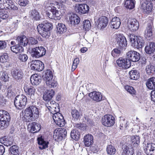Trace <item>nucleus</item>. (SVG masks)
Here are the masks:
<instances>
[{
	"mask_svg": "<svg viewBox=\"0 0 155 155\" xmlns=\"http://www.w3.org/2000/svg\"><path fill=\"white\" fill-rule=\"evenodd\" d=\"M46 6L47 10H49L50 12H46V13L48 16L50 18L53 19L60 16V12L56 9L57 8L60 9V12L62 13H64L66 12V7L65 5L58 2H55L54 4H48Z\"/></svg>",
	"mask_w": 155,
	"mask_h": 155,
	"instance_id": "1",
	"label": "nucleus"
},
{
	"mask_svg": "<svg viewBox=\"0 0 155 155\" xmlns=\"http://www.w3.org/2000/svg\"><path fill=\"white\" fill-rule=\"evenodd\" d=\"M24 120L26 122H30L37 119L39 115L38 109L35 106H29L25 110Z\"/></svg>",
	"mask_w": 155,
	"mask_h": 155,
	"instance_id": "2",
	"label": "nucleus"
},
{
	"mask_svg": "<svg viewBox=\"0 0 155 155\" xmlns=\"http://www.w3.org/2000/svg\"><path fill=\"white\" fill-rule=\"evenodd\" d=\"M52 26L51 23L46 22L45 23L39 24L37 27V29L43 37L48 38L50 35V30L52 28Z\"/></svg>",
	"mask_w": 155,
	"mask_h": 155,
	"instance_id": "3",
	"label": "nucleus"
},
{
	"mask_svg": "<svg viewBox=\"0 0 155 155\" xmlns=\"http://www.w3.org/2000/svg\"><path fill=\"white\" fill-rule=\"evenodd\" d=\"M128 36L133 47L139 49L144 46V41L143 38L132 34H130Z\"/></svg>",
	"mask_w": 155,
	"mask_h": 155,
	"instance_id": "4",
	"label": "nucleus"
},
{
	"mask_svg": "<svg viewBox=\"0 0 155 155\" xmlns=\"http://www.w3.org/2000/svg\"><path fill=\"white\" fill-rule=\"evenodd\" d=\"M27 99L24 95H18L14 100V104L15 107L19 109L23 108L26 104Z\"/></svg>",
	"mask_w": 155,
	"mask_h": 155,
	"instance_id": "5",
	"label": "nucleus"
},
{
	"mask_svg": "<svg viewBox=\"0 0 155 155\" xmlns=\"http://www.w3.org/2000/svg\"><path fill=\"white\" fill-rule=\"evenodd\" d=\"M46 53V50L43 47L34 48L31 49V55L33 57L38 58L43 56Z\"/></svg>",
	"mask_w": 155,
	"mask_h": 155,
	"instance_id": "6",
	"label": "nucleus"
},
{
	"mask_svg": "<svg viewBox=\"0 0 155 155\" xmlns=\"http://www.w3.org/2000/svg\"><path fill=\"white\" fill-rule=\"evenodd\" d=\"M102 124L106 127H110L112 126L115 123L114 117L110 114H107L102 117Z\"/></svg>",
	"mask_w": 155,
	"mask_h": 155,
	"instance_id": "7",
	"label": "nucleus"
},
{
	"mask_svg": "<svg viewBox=\"0 0 155 155\" xmlns=\"http://www.w3.org/2000/svg\"><path fill=\"white\" fill-rule=\"evenodd\" d=\"M114 37L117 38L118 47L120 49L125 48L127 45L125 37L123 35L119 34H115Z\"/></svg>",
	"mask_w": 155,
	"mask_h": 155,
	"instance_id": "8",
	"label": "nucleus"
},
{
	"mask_svg": "<svg viewBox=\"0 0 155 155\" xmlns=\"http://www.w3.org/2000/svg\"><path fill=\"white\" fill-rule=\"evenodd\" d=\"M116 63L119 67L124 69L129 68L131 65L130 61L127 58L121 57L116 61Z\"/></svg>",
	"mask_w": 155,
	"mask_h": 155,
	"instance_id": "9",
	"label": "nucleus"
},
{
	"mask_svg": "<svg viewBox=\"0 0 155 155\" xmlns=\"http://www.w3.org/2000/svg\"><path fill=\"white\" fill-rule=\"evenodd\" d=\"M144 35L146 38L149 40L152 39L154 37L153 32V24L151 21L147 24L146 29L145 31Z\"/></svg>",
	"mask_w": 155,
	"mask_h": 155,
	"instance_id": "10",
	"label": "nucleus"
},
{
	"mask_svg": "<svg viewBox=\"0 0 155 155\" xmlns=\"http://www.w3.org/2000/svg\"><path fill=\"white\" fill-rule=\"evenodd\" d=\"M67 20L71 25H77L80 22V18L75 14L68 13L67 15Z\"/></svg>",
	"mask_w": 155,
	"mask_h": 155,
	"instance_id": "11",
	"label": "nucleus"
},
{
	"mask_svg": "<svg viewBox=\"0 0 155 155\" xmlns=\"http://www.w3.org/2000/svg\"><path fill=\"white\" fill-rule=\"evenodd\" d=\"M126 56L129 61L134 62L138 61L140 58L139 53L134 51H128L127 53Z\"/></svg>",
	"mask_w": 155,
	"mask_h": 155,
	"instance_id": "12",
	"label": "nucleus"
},
{
	"mask_svg": "<svg viewBox=\"0 0 155 155\" xmlns=\"http://www.w3.org/2000/svg\"><path fill=\"white\" fill-rule=\"evenodd\" d=\"M30 67L32 70L40 71L44 69V65L43 63L41 61L35 60L32 61Z\"/></svg>",
	"mask_w": 155,
	"mask_h": 155,
	"instance_id": "13",
	"label": "nucleus"
},
{
	"mask_svg": "<svg viewBox=\"0 0 155 155\" xmlns=\"http://www.w3.org/2000/svg\"><path fill=\"white\" fill-rule=\"evenodd\" d=\"M127 25L128 28L132 31H136L139 28V22L135 19L128 20Z\"/></svg>",
	"mask_w": 155,
	"mask_h": 155,
	"instance_id": "14",
	"label": "nucleus"
},
{
	"mask_svg": "<svg viewBox=\"0 0 155 155\" xmlns=\"http://www.w3.org/2000/svg\"><path fill=\"white\" fill-rule=\"evenodd\" d=\"M24 89L26 94L31 99L33 100L34 98V96L36 89L34 87L25 84L24 85Z\"/></svg>",
	"mask_w": 155,
	"mask_h": 155,
	"instance_id": "15",
	"label": "nucleus"
},
{
	"mask_svg": "<svg viewBox=\"0 0 155 155\" xmlns=\"http://www.w3.org/2000/svg\"><path fill=\"white\" fill-rule=\"evenodd\" d=\"M144 150L147 155H155V143H147L144 148Z\"/></svg>",
	"mask_w": 155,
	"mask_h": 155,
	"instance_id": "16",
	"label": "nucleus"
},
{
	"mask_svg": "<svg viewBox=\"0 0 155 155\" xmlns=\"http://www.w3.org/2000/svg\"><path fill=\"white\" fill-rule=\"evenodd\" d=\"M12 75L15 80L19 82L23 77L24 74L22 71L20 69H15L12 72Z\"/></svg>",
	"mask_w": 155,
	"mask_h": 155,
	"instance_id": "17",
	"label": "nucleus"
},
{
	"mask_svg": "<svg viewBox=\"0 0 155 155\" xmlns=\"http://www.w3.org/2000/svg\"><path fill=\"white\" fill-rule=\"evenodd\" d=\"M152 8V5L151 3L143 2L141 3V9L144 12L148 14L151 12Z\"/></svg>",
	"mask_w": 155,
	"mask_h": 155,
	"instance_id": "18",
	"label": "nucleus"
},
{
	"mask_svg": "<svg viewBox=\"0 0 155 155\" xmlns=\"http://www.w3.org/2000/svg\"><path fill=\"white\" fill-rule=\"evenodd\" d=\"M30 132L35 133L38 132L41 129V125L40 124L34 122L28 125Z\"/></svg>",
	"mask_w": 155,
	"mask_h": 155,
	"instance_id": "19",
	"label": "nucleus"
},
{
	"mask_svg": "<svg viewBox=\"0 0 155 155\" xmlns=\"http://www.w3.org/2000/svg\"><path fill=\"white\" fill-rule=\"evenodd\" d=\"M89 96L94 101H100L102 100V96L99 92L93 91L89 94Z\"/></svg>",
	"mask_w": 155,
	"mask_h": 155,
	"instance_id": "20",
	"label": "nucleus"
},
{
	"mask_svg": "<svg viewBox=\"0 0 155 155\" xmlns=\"http://www.w3.org/2000/svg\"><path fill=\"white\" fill-rule=\"evenodd\" d=\"M54 95V91L52 89L45 91L43 94V99L45 101H50Z\"/></svg>",
	"mask_w": 155,
	"mask_h": 155,
	"instance_id": "21",
	"label": "nucleus"
},
{
	"mask_svg": "<svg viewBox=\"0 0 155 155\" xmlns=\"http://www.w3.org/2000/svg\"><path fill=\"white\" fill-rule=\"evenodd\" d=\"M16 40L18 41V45L22 46H26L27 45L28 42V38L24 35L18 36Z\"/></svg>",
	"mask_w": 155,
	"mask_h": 155,
	"instance_id": "22",
	"label": "nucleus"
},
{
	"mask_svg": "<svg viewBox=\"0 0 155 155\" xmlns=\"http://www.w3.org/2000/svg\"><path fill=\"white\" fill-rule=\"evenodd\" d=\"M78 9L79 12L85 14L88 12L89 7L86 4H79L78 6Z\"/></svg>",
	"mask_w": 155,
	"mask_h": 155,
	"instance_id": "23",
	"label": "nucleus"
},
{
	"mask_svg": "<svg viewBox=\"0 0 155 155\" xmlns=\"http://www.w3.org/2000/svg\"><path fill=\"white\" fill-rule=\"evenodd\" d=\"M30 81L32 84L38 85L41 82V77L37 74H35L31 76Z\"/></svg>",
	"mask_w": 155,
	"mask_h": 155,
	"instance_id": "24",
	"label": "nucleus"
},
{
	"mask_svg": "<svg viewBox=\"0 0 155 155\" xmlns=\"http://www.w3.org/2000/svg\"><path fill=\"white\" fill-rule=\"evenodd\" d=\"M111 27L114 29H117L120 27L121 22L118 17H115L112 18L110 22Z\"/></svg>",
	"mask_w": 155,
	"mask_h": 155,
	"instance_id": "25",
	"label": "nucleus"
},
{
	"mask_svg": "<svg viewBox=\"0 0 155 155\" xmlns=\"http://www.w3.org/2000/svg\"><path fill=\"white\" fill-rule=\"evenodd\" d=\"M108 21V19L107 17L105 16H102L99 18L97 22L101 28H102L107 26Z\"/></svg>",
	"mask_w": 155,
	"mask_h": 155,
	"instance_id": "26",
	"label": "nucleus"
},
{
	"mask_svg": "<svg viewBox=\"0 0 155 155\" xmlns=\"http://www.w3.org/2000/svg\"><path fill=\"white\" fill-rule=\"evenodd\" d=\"M93 138L91 134H87L84 137V143L86 147H89L91 145L93 142Z\"/></svg>",
	"mask_w": 155,
	"mask_h": 155,
	"instance_id": "27",
	"label": "nucleus"
},
{
	"mask_svg": "<svg viewBox=\"0 0 155 155\" xmlns=\"http://www.w3.org/2000/svg\"><path fill=\"white\" fill-rule=\"evenodd\" d=\"M0 143L7 147L10 146L12 144V139L5 136L0 138Z\"/></svg>",
	"mask_w": 155,
	"mask_h": 155,
	"instance_id": "28",
	"label": "nucleus"
},
{
	"mask_svg": "<svg viewBox=\"0 0 155 155\" xmlns=\"http://www.w3.org/2000/svg\"><path fill=\"white\" fill-rule=\"evenodd\" d=\"M155 50V43L153 42L149 43L145 48V52L147 54H151Z\"/></svg>",
	"mask_w": 155,
	"mask_h": 155,
	"instance_id": "29",
	"label": "nucleus"
},
{
	"mask_svg": "<svg viewBox=\"0 0 155 155\" xmlns=\"http://www.w3.org/2000/svg\"><path fill=\"white\" fill-rule=\"evenodd\" d=\"M147 88L150 90L155 89V78L149 79L146 83Z\"/></svg>",
	"mask_w": 155,
	"mask_h": 155,
	"instance_id": "30",
	"label": "nucleus"
},
{
	"mask_svg": "<svg viewBox=\"0 0 155 155\" xmlns=\"http://www.w3.org/2000/svg\"><path fill=\"white\" fill-rule=\"evenodd\" d=\"M135 4L134 0H125L124 6L126 8L131 9L135 7Z\"/></svg>",
	"mask_w": 155,
	"mask_h": 155,
	"instance_id": "31",
	"label": "nucleus"
},
{
	"mask_svg": "<svg viewBox=\"0 0 155 155\" xmlns=\"http://www.w3.org/2000/svg\"><path fill=\"white\" fill-rule=\"evenodd\" d=\"M38 143L40 145L39 148L43 150L47 147L48 142H46L42 139V137H39L38 138Z\"/></svg>",
	"mask_w": 155,
	"mask_h": 155,
	"instance_id": "32",
	"label": "nucleus"
},
{
	"mask_svg": "<svg viewBox=\"0 0 155 155\" xmlns=\"http://www.w3.org/2000/svg\"><path fill=\"white\" fill-rule=\"evenodd\" d=\"M66 30V28L65 25L62 23H58L56 26V31L58 33L60 34L65 32Z\"/></svg>",
	"mask_w": 155,
	"mask_h": 155,
	"instance_id": "33",
	"label": "nucleus"
},
{
	"mask_svg": "<svg viewBox=\"0 0 155 155\" xmlns=\"http://www.w3.org/2000/svg\"><path fill=\"white\" fill-rule=\"evenodd\" d=\"M7 6H6L5 9L14 11L17 10L18 8L17 6L15 5V3L11 0H8L7 2Z\"/></svg>",
	"mask_w": 155,
	"mask_h": 155,
	"instance_id": "34",
	"label": "nucleus"
},
{
	"mask_svg": "<svg viewBox=\"0 0 155 155\" xmlns=\"http://www.w3.org/2000/svg\"><path fill=\"white\" fill-rule=\"evenodd\" d=\"M124 153L126 155H133L134 153V149L130 145L126 146L123 150Z\"/></svg>",
	"mask_w": 155,
	"mask_h": 155,
	"instance_id": "35",
	"label": "nucleus"
},
{
	"mask_svg": "<svg viewBox=\"0 0 155 155\" xmlns=\"http://www.w3.org/2000/svg\"><path fill=\"white\" fill-rule=\"evenodd\" d=\"M11 50L13 52L16 54L19 52H21L23 51L24 48L22 46L19 45H16L10 47Z\"/></svg>",
	"mask_w": 155,
	"mask_h": 155,
	"instance_id": "36",
	"label": "nucleus"
},
{
	"mask_svg": "<svg viewBox=\"0 0 155 155\" xmlns=\"http://www.w3.org/2000/svg\"><path fill=\"white\" fill-rule=\"evenodd\" d=\"M56 104L54 101H48V102L45 104L46 107L48 108V109L50 111H52L53 110L55 111V109H56L55 107Z\"/></svg>",
	"mask_w": 155,
	"mask_h": 155,
	"instance_id": "37",
	"label": "nucleus"
},
{
	"mask_svg": "<svg viewBox=\"0 0 155 155\" xmlns=\"http://www.w3.org/2000/svg\"><path fill=\"white\" fill-rule=\"evenodd\" d=\"M130 79L133 80H137L139 78L140 75L139 73L136 70H132L129 72Z\"/></svg>",
	"mask_w": 155,
	"mask_h": 155,
	"instance_id": "38",
	"label": "nucleus"
},
{
	"mask_svg": "<svg viewBox=\"0 0 155 155\" xmlns=\"http://www.w3.org/2000/svg\"><path fill=\"white\" fill-rule=\"evenodd\" d=\"M43 77L46 81L52 79L53 75L52 71L50 70H47L43 75Z\"/></svg>",
	"mask_w": 155,
	"mask_h": 155,
	"instance_id": "39",
	"label": "nucleus"
},
{
	"mask_svg": "<svg viewBox=\"0 0 155 155\" xmlns=\"http://www.w3.org/2000/svg\"><path fill=\"white\" fill-rule=\"evenodd\" d=\"M131 141L134 147L138 146L140 143V137L137 135L132 136L131 137Z\"/></svg>",
	"mask_w": 155,
	"mask_h": 155,
	"instance_id": "40",
	"label": "nucleus"
},
{
	"mask_svg": "<svg viewBox=\"0 0 155 155\" xmlns=\"http://www.w3.org/2000/svg\"><path fill=\"white\" fill-rule=\"evenodd\" d=\"M120 48H118L113 49L111 52L112 56L114 58H117L119 57L121 53V51Z\"/></svg>",
	"mask_w": 155,
	"mask_h": 155,
	"instance_id": "41",
	"label": "nucleus"
},
{
	"mask_svg": "<svg viewBox=\"0 0 155 155\" xmlns=\"http://www.w3.org/2000/svg\"><path fill=\"white\" fill-rule=\"evenodd\" d=\"M31 17L35 20H38L40 19V17L38 12L35 10L31 11L30 12Z\"/></svg>",
	"mask_w": 155,
	"mask_h": 155,
	"instance_id": "42",
	"label": "nucleus"
},
{
	"mask_svg": "<svg viewBox=\"0 0 155 155\" xmlns=\"http://www.w3.org/2000/svg\"><path fill=\"white\" fill-rule=\"evenodd\" d=\"M46 83L47 85L50 88L56 87L58 84L56 80L52 79L49 81H47Z\"/></svg>",
	"mask_w": 155,
	"mask_h": 155,
	"instance_id": "43",
	"label": "nucleus"
},
{
	"mask_svg": "<svg viewBox=\"0 0 155 155\" xmlns=\"http://www.w3.org/2000/svg\"><path fill=\"white\" fill-rule=\"evenodd\" d=\"M57 109L58 110L55 111L56 113L53 114V119L56 124L58 122V120H60V118L61 119L60 116H63L61 114L58 112L59 111V108H58Z\"/></svg>",
	"mask_w": 155,
	"mask_h": 155,
	"instance_id": "44",
	"label": "nucleus"
},
{
	"mask_svg": "<svg viewBox=\"0 0 155 155\" xmlns=\"http://www.w3.org/2000/svg\"><path fill=\"white\" fill-rule=\"evenodd\" d=\"M80 133L78 130H74L71 133V136L72 139L75 140H78L79 138Z\"/></svg>",
	"mask_w": 155,
	"mask_h": 155,
	"instance_id": "45",
	"label": "nucleus"
},
{
	"mask_svg": "<svg viewBox=\"0 0 155 155\" xmlns=\"http://www.w3.org/2000/svg\"><path fill=\"white\" fill-rule=\"evenodd\" d=\"M9 150L13 155H19V154L18 147L16 145H13L11 147Z\"/></svg>",
	"mask_w": 155,
	"mask_h": 155,
	"instance_id": "46",
	"label": "nucleus"
},
{
	"mask_svg": "<svg viewBox=\"0 0 155 155\" xmlns=\"http://www.w3.org/2000/svg\"><path fill=\"white\" fill-rule=\"evenodd\" d=\"M106 150L107 154L110 155L115 154L116 151V149L114 146L111 145L107 146Z\"/></svg>",
	"mask_w": 155,
	"mask_h": 155,
	"instance_id": "47",
	"label": "nucleus"
},
{
	"mask_svg": "<svg viewBox=\"0 0 155 155\" xmlns=\"http://www.w3.org/2000/svg\"><path fill=\"white\" fill-rule=\"evenodd\" d=\"M91 23L88 20H84L83 22V28L85 31H88L91 28Z\"/></svg>",
	"mask_w": 155,
	"mask_h": 155,
	"instance_id": "48",
	"label": "nucleus"
},
{
	"mask_svg": "<svg viewBox=\"0 0 155 155\" xmlns=\"http://www.w3.org/2000/svg\"><path fill=\"white\" fill-rule=\"evenodd\" d=\"M124 88L126 90L132 95H135L136 91L132 86L127 85L125 86Z\"/></svg>",
	"mask_w": 155,
	"mask_h": 155,
	"instance_id": "49",
	"label": "nucleus"
},
{
	"mask_svg": "<svg viewBox=\"0 0 155 155\" xmlns=\"http://www.w3.org/2000/svg\"><path fill=\"white\" fill-rule=\"evenodd\" d=\"M58 130H59V134H60V140H61L66 136L67 133V131L64 128H58Z\"/></svg>",
	"mask_w": 155,
	"mask_h": 155,
	"instance_id": "50",
	"label": "nucleus"
},
{
	"mask_svg": "<svg viewBox=\"0 0 155 155\" xmlns=\"http://www.w3.org/2000/svg\"><path fill=\"white\" fill-rule=\"evenodd\" d=\"M71 114L73 118L74 119H78L80 116L79 112L75 109H74L72 110Z\"/></svg>",
	"mask_w": 155,
	"mask_h": 155,
	"instance_id": "51",
	"label": "nucleus"
},
{
	"mask_svg": "<svg viewBox=\"0 0 155 155\" xmlns=\"http://www.w3.org/2000/svg\"><path fill=\"white\" fill-rule=\"evenodd\" d=\"M18 59L21 61L25 62L27 60L28 57L26 54H21L18 56Z\"/></svg>",
	"mask_w": 155,
	"mask_h": 155,
	"instance_id": "52",
	"label": "nucleus"
},
{
	"mask_svg": "<svg viewBox=\"0 0 155 155\" xmlns=\"http://www.w3.org/2000/svg\"><path fill=\"white\" fill-rule=\"evenodd\" d=\"M3 114L2 120L6 121L9 122L10 120V116L9 114L7 111H5Z\"/></svg>",
	"mask_w": 155,
	"mask_h": 155,
	"instance_id": "53",
	"label": "nucleus"
},
{
	"mask_svg": "<svg viewBox=\"0 0 155 155\" xmlns=\"http://www.w3.org/2000/svg\"><path fill=\"white\" fill-rule=\"evenodd\" d=\"M1 78L3 81L6 82L9 79V77L7 74L5 72H1L0 73Z\"/></svg>",
	"mask_w": 155,
	"mask_h": 155,
	"instance_id": "54",
	"label": "nucleus"
},
{
	"mask_svg": "<svg viewBox=\"0 0 155 155\" xmlns=\"http://www.w3.org/2000/svg\"><path fill=\"white\" fill-rule=\"evenodd\" d=\"M154 67L151 64L147 66L146 68V71L148 74H150L151 73H152L153 71H154Z\"/></svg>",
	"mask_w": 155,
	"mask_h": 155,
	"instance_id": "55",
	"label": "nucleus"
},
{
	"mask_svg": "<svg viewBox=\"0 0 155 155\" xmlns=\"http://www.w3.org/2000/svg\"><path fill=\"white\" fill-rule=\"evenodd\" d=\"M8 125V121L0 120V128L3 129L6 128Z\"/></svg>",
	"mask_w": 155,
	"mask_h": 155,
	"instance_id": "56",
	"label": "nucleus"
},
{
	"mask_svg": "<svg viewBox=\"0 0 155 155\" xmlns=\"http://www.w3.org/2000/svg\"><path fill=\"white\" fill-rule=\"evenodd\" d=\"M60 134L58 128L55 129L54 132L53 137L56 140H60Z\"/></svg>",
	"mask_w": 155,
	"mask_h": 155,
	"instance_id": "57",
	"label": "nucleus"
},
{
	"mask_svg": "<svg viewBox=\"0 0 155 155\" xmlns=\"http://www.w3.org/2000/svg\"><path fill=\"white\" fill-rule=\"evenodd\" d=\"M60 116V117H61V119L60 118V120H58V121L57 123L56 124L59 127H62L65 124V122L64 119V117L63 116Z\"/></svg>",
	"mask_w": 155,
	"mask_h": 155,
	"instance_id": "58",
	"label": "nucleus"
},
{
	"mask_svg": "<svg viewBox=\"0 0 155 155\" xmlns=\"http://www.w3.org/2000/svg\"><path fill=\"white\" fill-rule=\"evenodd\" d=\"M8 0H0V8L1 9H5L7 6V2Z\"/></svg>",
	"mask_w": 155,
	"mask_h": 155,
	"instance_id": "59",
	"label": "nucleus"
},
{
	"mask_svg": "<svg viewBox=\"0 0 155 155\" xmlns=\"http://www.w3.org/2000/svg\"><path fill=\"white\" fill-rule=\"evenodd\" d=\"M8 58V56L7 54H4L0 57V61L2 63H5L7 61Z\"/></svg>",
	"mask_w": 155,
	"mask_h": 155,
	"instance_id": "60",
	"label": "nucleus"
},
{
	"mask_svg": "<svg viewBox=\"0 0 155 155\" xmlns=\"http://www.w3.org/2000/svg\"><path fill=\"white\" fill-rule=\"evenodd\" d=\"M29 2L28 0H19L18 4L22 6H25L29 4Z\"/></svg>",
	"mask_w": 155,
	"mask_h": 155,
	"instance_id": "61",
	"label": "nucleus"
},
{
	"mask_svg": "<svg viewBox=\"0 0 155 155\" xmlns=\"http://www.w3.org/2000/svg\"><path fill=\"white\" fill-rule=\"evenodd\" d=\"M38 43L37 40L32 37H30L28 40V43L29 44L32 45H35Z\"/></svg>",
	"mask_w": 155,
	"mask_h": 155,
	"instance_id": "62",
	"label": "nucleus"
},
{
	"mask_svg": "<svg viewBox=\"0 0 155 155\" xmlns=\"http://www.w3.org/2000/svg\"><path fill=\"white\" fill-rule=\"evenodd\" d=\"M15 96V93L13 92L12 90L8 89V91L7 96L8 98H12Z\"/></svg>",
	"mask_w": 155,
	"mask_h": 155,
	"instance_id": "63",
	"label": "nucleus"
},
{
	"mask_svg": "<svg viewBox=\"0 0 155 155\" xmlns=\"http://www.w3.org/2000/svg\"><path fill=\"white\" fill-rule=\"evenodd\" d=\"M6 46L7 44L5 41H0V49H5Z\"/></svg>",
	"mask_w": 155,
	"mask_h": 155,
	"instance_id": "64",
	"label": "nucleus"
}]
</instances>
